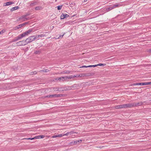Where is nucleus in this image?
Here are the masks:
<instances>
[{
    "instance_id": "obj_1",
    "label": "nucleus",
    "mask_w": 151,
    "mask_h": 151,
    "mask_svg": "<svg viewBox=\"0 0 151 151\" xmlns=\"http://www.w3.org/2000/svg\"><path fill=\"white\" fill-rule=\"evenodd\" d=\"M35 40V36H31L27 38L25 40L26 43L27 44L32 42V41Z\"/></svg>"
},
{
    "instance_id": "obj_2",
    "label": "nucleus",
    "mask_w": 151,
    "mask_h": 151,
    "mask_svg": "<svg viewBox=\"0 0 151 151\" xmlns=\"http://www.w3.org/2000/svg\"><path fill=\"white\" fill-rule=\"evenodd\" d=\"M16 44L18 46L25 45L27 44L25 40H23L18 42L16 43Z\"/></svg>"
},
{
    "instance_id": "obj_3",
    "label": "nucleus",
    "mask_w": 151,
    "mask_h": 151,
    "mask_svg": "<svg viewBox=\"0 0 151 151\" xmlns=\"http://www.w3.org/2000/svg\"><path fill=\"white\" fill-rule=\"evenodd\" d=\"M27 15L22 16L19 19V20L22 21H25L29 19L27 17Z\"/></svg>"
},
{
    "instance_id": "obj_4",
    "label": "nucleus",
    "mask_w": 151,
    "mask_h": 151,
    "mask_svg": "<svg viewBox=\"0 0 151 151\" xmlns=\"http://www.w3.org/2000/svg\"><path fill=\"white\" fill-rule=\"evenodd\" d=\"M132 104L133 107L142 105L143 104V103L142 102H138L134 103Z\"/></svg>"
},
{
    "instance_id": "obj_5",
    "label": "nucleus",
    "mask_w": 151,
    "mask_h": 151,
    "mask_svg": "<svg viewBox=\"0 0 151 151\" xmlns=\"http://www.w3.org/2000/svg\"><path fill=\"white\" fill-rule=\"evenodd\" d=\"M123 108H129L133 107L132 104H122Z\"/></svg>"
},
{
    "instance_id": "obj_6",
    "label": "nucleus",
    "mask_w": 151,
    "mask_h": 151,
    "mask_svg": "<svg viewBox=\"0 0 151 151\" xmlns=\"http://www.w3.org/2000/svg\"><path fill=\"white\" fill-rule=\"evenodd\" d=\"M61 95L60 94H52V95H50L48 96H45L46 97H49V98H50V97H60V95Z\"/></svg>"
},
{
    "instance_id": "obj_7",
    "label": "nucleus",
    "mask_w": 151,
    "mask_h": 151,
    "mask_svg": "<svg viewBox=\"0 0 151 151\" xmlns=\"http://www.w3.org/2000/svg\"><path fill=\"white\" fill-rule=\"evenodd\" d=\"M28 22H25L24 23L21 24L15 27V29L16 30L17 29L20 28H21L22 27H23V26L26 25V24H28Z\"/></svg>"
},
{
    "instance_id": "obj_8",
    "label": "nucleus",
    "mask_w": 151,
    "mask_h": 151,
    "mask_svg": "<svg viewBox=\"0 0 151 151\" xmlns=\"http://www.w3.org/2000/svg\"><path fill=\"white\" fill-rule=\"evenodd\" d=\"M45 36V35L44 34H42L39 35H36L35 36V40L37 39L38 38H42Z\"/></svg>"
},
{
    "instance_id": "obj_9",
    "label": "nucleus",
    "mask_w": 151,
    "mask_h": 151,
    "mask_svg": "<svg viewBox=\"0 0 151 151\" xmlns=\"http://www.w3.org/2000/svg\"><path fill=\"white\" fill-rule=\"evenodd\" d=\"M69 16V15L66 14H62L60 16L61 19H63Z\"/></svg>"
},
{
    "instance_id": "obj_10",
    "label": "nucleus",
    "mask_w": 151,
    "mask_h": 151,
    "mask_svg": "<svg viewBox=\"0 0 151 151\" xmlns=\"http://www.w3.org/2000/svg\"><path fill=\"white\" fill-rule=\"evenodd\" d=\"M133 85H134V86H136V85L144 86V85H145V82L138 83H134L133 84Z\"/></svg>"
},
{
    "instance_id": "obj_11",
    "label": "nucleus",
    "mask_w": 151,
    "mask_h": 151,
    "mask_svg": "<svg viewBox=\"0 0 151 151\" xmlns=\"http://www.w3.org/2000/svg\"><path fill=\"white\" fill-rule=\"evenodd\" d=\"M13 4H14V3L12 1L7 2L6 3H5L4 5V6H9Z\"/></svg>"
},
{
    "instance_id": "obj_12",
    "label": "nucleus",
    "mask_w": 151,
    "mask_h": 151,
    "mask_svg": "<svg viewBox=\"0 0 151 151\" xmlns=\"http://www.w3.org/2000/svg\"><path fill=\"white\" fill-rule=\"evenodd\" d=\"M118 6H119V5L118 4H116V5H115L112 6H111L109 8L108 11L111 10L116 7H118Z\"/></svg>"
},
{
    "instance_id": "obj_13",
    "label": "nucleus",
    "mask_w": 151,
    "mask_h": 151,
    "mask_svg": "<svg viewBox=\"0 0 151 151\" xmlns=\"http://www.w3.org/2000/svg\"><path fill=\"white\" fill-rule=\"evenodd\" d=\"M32 29H29L27 31L25 32H24L25 34L26 35V36L28 35H29L30 33L32 31Z\"/></svg>"
},
{
    "instance_id": "obj_14",
    "label": "nucleus",
    "mask_w": 151,
    "mask_h": 151,
    "mask_svg": "<svg viewBox=\"0 0 151 151\" xmlns=\"http://www.w3.org/2000/svg\"><path fill=\"white\" fill-rule=\"evenodd\" d=\"M115 108L116 109H120L123 108L122 105H120L115 106Z\"/></svg>"
},
{
    "instance_id": "obj_15",
    "label": "nucleus",
    "mask_w": 151,
    "mask_h": 151,
    "mask_svg": "<svg viewBox=\"0 0 151 151\" xmlns=\"http://www.w3.org/2000/svg\"><path fill=\"white\" fill-rule=\"evenodd\" d=\"M19 8V7L18 6H15L14 7H12L11 9V11L12 12L14 10H16L17 9H18Z\"/></svg>"
},
{
    "instance_id": "obj_16",
    "label": "nucleus",
    "mask_w": 151,
    "mask_h": 151,
    "mask_svg": "<svg viewBox=\"0 0 151 151\" xmlns=\"http://www.w3.org/2000/svg\"><path fill=\"white\" fill-rule=\"evenodd\" d=\"M45 136L44 135H40L38 136L35 137V139H41L43 138Z\"/></svg>"
},
{
    "instance_id": "obj_17",
    "label": "nucleus",
    "mask_w": 151,
    "mask_h": 151,
    "mask_svg": "<svg viewBox=\"0 0 151 151\" xmlns=\"http://www.w3.org/2000/svg\"><path fill=\"white\" fill-rule=\"evenodd\" d=\"M42 7L41 6H38L36 7L35 8V9L36 10H40L42 9Z\"/></svg>"
},
{
    "instance_id": "obj_18",
    "label": "nucleus",
    "mask_w": 151,
    "mask_h": 151,
    "mask_svg": "<svg viewBox=\"0 0 151 151\" xmlns=\"http://www.w3.org/2000/svg\"><path fill=\"white\" fill-rule=\"evenodd\" d=\"M37 3L36 2H33L30 3V5L31 6H33L36 5Z\"/></svg>"
},
{
    "instance_id": "obj_19",
    "label": "nucleus",
    "mask_w": 151,
    "mask_h": 151,
    "mask_svg": "<svg viewBox=\"0 0 151 151\" xmlns=\"http://www.w3.org/2000/svg\"><path fill=\"white\" fill-rule=\"evenodd\" d=\"M49 70L47 69H44L43 70H41L40 71H39L40 72H49Z\"/></svg>"
},
{
    "instance_id": "obj_20",
    "label": "nucleus",
    "mask_w": 151,
    "mask_h": 151,
    "mask_svg": "<svg viewBox=\"0 0 151 151\" xmlns=\"http://www.w3.org/2000/svg\"><path fill=\"white\" fill-rule=\"evenodd\" d=\"M76 77V76L73 77L72 76H67V79H71L73 78H74L75 77Z\"/></svg>"
},
{
    "instance_id": "obj_21",
    "label": "nucleus",
    "mask_w": 151,
    "mask_h": 151,
    "mask_svg": "<svg viewBox=\"0 0 151 151\" xmlns=\"http://www.w3.org/2000/svg\"><path fill=\"white\" fill-rule=\"evenodd\" d=\"M72 134V133L71 132H68L65 134H63V136H68L69 134Z\"/></svg>"
},
{
    "instance_id": "obj_22",
    "label": "nucleus",
    "mask_w": 151,
    "mask_h": 151,
    "mask_svg": "<svg viewBox=\"0 0 151 151\" xmlns=\"http://www.w3.org/2000/svg\"><path fill=\"white\" fill-rule=\"evenodd\" d=\"M41 52V51L40 50L35 51L34 53L35 54H40Z\"/></svg>"
},
{
    "instance_id": "obj_23",
    "label": "nucleus",
    "mask_w": 151,
    "mask_h": 151,
    "mask_svg": "<svg viewBox=\"0 0 151 151\" xmlns=\"http://www.w3.org/2000/svg\"><path fill=\"white\" fill-rule=\"evenodd\" d=\"M67 76H65L64 77H61V78L62 79V81H64L65 80H67Z\"/></svg>"
},
{
    "instance_id": "obj_24",
    "label": "nucleus",
    "mask_w": 151,
    "mask_h": 151,
    "mask_svg": "<svg viewBox=\"0 0 151 151\" xmlns=\"http://www.w3.org/2000/svg\"><path fill=\"white\" fill-rule=\"evenodd\" d=\"M62 6H63L62 5H60V6H58L57 7L58 9V10L61 9Z\"/></svg>"
},
{
    "instance_id": "obj_25",
    "label": "nucleus",
    "mask_w": 151,
    "mask_h": 151,
    "mask_svg": "<svg viewBox=\"0 0 151 151\" xmlns=\"http://www.w3.org/2000/svg\"><path fill=\"white\" fill-rule=\"evenodd\" d=\"M21 35V37L22 38L25 37L26 35L25 34L24 32L23 33L20 34Z\"/></svg>"
},
{
    "instance_id": "obj_26",
    "label": "nucleus",
    "mask_w": 151,
    "mask_h": 151,
    "mask_svg": "<svg viewBox=\"0 0 151 151\" xmlns=\"http://www.w3.org/2000/svg\"><path fill=\"white\" fill-rule=\"evenodd\" d=\"M18 40H19L18 39L17 37L15 38L13 40V41L14 42H16V41H18Z\"/></svg>"
},
{
    "instance_id": "obj_27",
    "label": "nucleus",
    "mask_w": 151,
    "mask_h": 151,
    "mask_svg": "<svg viewBox=\"0 0 151 151\" xmlns=\"http://www.w3.org/2000/svg\"><path fill=\"white\" fill-rule=\"evenodd\" d=\"M17 37L18 39L19 40H20L22 38L20 35L18 36Z\"/></svg>"
},
{
    "instance_id": "obj_28",
    "label": "nucleus",
    "mask_w": 151,
    "mask_h": 151,
    "mask_svg": "<svg viewBox=\"0 0 151 151\" xmlns=\"http://www.w3.org/2000/svg\"><path fill=\"white\" fill-rule=\"evenodd\" d=\"M58 137H60L63 136V134H61L58 135Z\"/></svg>"
},
{
    "instance_id": "obj_29",
    "label": "nucleus",
    "mask_w": 151,
    "mask_h": 151,
    "mask_svg": "<svg viewBox=\"0 0 151 151\" xmlns=\"http://www.w3.org/2000/svg\"><path fill=\"white\" fill-rule=\"evenodd\" d=\"M35 139V137H33V138H25V139H23L33 140V139Z\"/></svg>"
},
{
    "instance_id": "obj_30",
    "label": "nucleus",
    "mask_w": 151,
    "mask_h": 151,
    "mask_svg": "<svg viewBox=\"0 0 151 151\" xmlns=\"http://www.w3.org/2000/svg\"><path fill=\"white\" fill-rule=\"evenodd\" d=\"M31 74L33 75V74H35L37 73V72L36 71L32 72L31 73Z\"/></svg>"
},
{
    "instance_id": "obj_31",
    "label": "nucleus",
    "mask_w": 151,
    "mask_h": 151,
    "mask_svg": "<svg viewBox=\"0 0 151 151\" xmlns=\"http://www.w3.org/2000/svg\"><path fill=\"white\" fill-rule=\"evenodd\" d=\"M63 74H69L70 73V72L68 71H64Z\"/></svg>"
},
{
    "instance_id": "obj_32",
    "label": "nucleus",
    "mask_w": 151,
    "mask_h": 151,
    "mask_svg": "<svg viewBox=\"0 0 151 151\" xmlns=\"http://www.w3.org/2000/svg\"><path fill=\"white\" fill-rule=\"evenodd\" d=\"M151 85V82H145V85Z\"/></svg>"
},
{
    "instance_id": "obj_33",
    "label": "nucleus",
    "mask_w": 151,
    "mask_h": 151,
    "mask_svg": "<svg viewBox=\"0 0 151 151\" xmlns=\"http://www.w3.org/2000/svg\"><path fill=\"white\" fill-rule=\"evenodd\" d=\"M105 64H98V65H98V66H104L105 65Z\"/></svg>"
},
{
    "instance_id": "obj_34",
    "label": "nucleus",
    "mask_w": 151,
    "mask_h": 151,
    "mask_svg": "<svg viewBox=\"0 0 151 151\" xmlns=\"http://www.w3.org/2000/svg\"><path fill=\"white\" fill-rule=\"evenodd\" d=\"M65 34V33H64L63 35H60V36H59V37H58V38H56V39H59V38H61V37H62L63 36H64V34Z\"/></svg>"
},
{
    "instance_id": "obj_35",
    "label": "nucleus",
    "mask_w": 151,
    "mask_h": 151,
    "mask_svg": "<svg viewBox=\"0 0 151 151\" xmlns=\"http://www.w3.org/2000/svg\"><path fill=\"white\" fill-rule=\"evenodd\" d=\"M58 135H55L53 136L52 137V138H56V137H58Z\"/></svg>"
},
{
    "instance_id": "obj_36",
    "label": "nucleus",
    "mask_w": 151,
    "mask_h": 151,
    "mask_svg": "<svg viewBox=\"0 0 151 151\" xmlns=\"http://www.w3.org/2000/svg\"><path fill=\"white\" fill-rule=\"evenodd\" d=\"M72 143H73L77 144L78 143V142L77 141H73L72 142Z\"/></svg>"
},
{
    "instance_id": "obj_37",
    "label": "nucleus",
    "mask_w": 151,
    "mask_h": 151,
    "mask_svg": "<svg viewBox=\"0 0 151 151\" xmlns=\"http://www.w3.org/2000/svg\"><path fill=\"white\" fill-rule=\"evenodd\" d=\"M81 68H87V66H85V65H83L81 67H80Z\"/></svg>"
},
{
    "instance_id": "obj_38",
    "label": "nucleus",
    "mask_w": 151,
    "mask_h": 151,
    "mask_svg": "<svg viewBox=\"0 0 151 151\" xmlns=\"http://www.w3.org/2000/svg\"><path fill=\"white\" fill-rule=\"evenodd\" d=\"M58 80H59V81H62V78H61V77H60V78H58Z\"/></svg>"
},
{
    "instance_id": "obj_39",
    "label": "nucleus",
    "mask_w": 151,
    "mask_h": 151,
    "mask_svg": "<svg viewBox=\"0 0 151 151\" xmlns=\"http://www.w3.org/2000/svg\"><path fill=\"white\" fill-rule=\"evenodd\" d=\"M82 140H77L78 143H80L81 142Z\"/></svg>"
},
{
    "instance_id": "obj_40",
    "label": "nucleus",
    "mask_w": 151,
    "mask_h": 151,
    "mask_svg": "<svg viewBox=\"0 0 151 151\" xmlns=\"http://www.w3.org/2000/svg\"><path fill=\"white\" fill-rule=\"evenodd\" d=\"M97 66H98V65H92V67H95Z\"/></svg>"
},
{
    "instance_id": "obj_41",
    "label": "nucleus",
    "mask_w": 151,
    "mask_h": 151,
    "mask_svg": "<svg viewBox=\"0 0 151 151\" xmlns=\"http://www.w3.org/2000/svg\"><path fill=\"white\" fill-rule=\"evenodd\" d=\"M92 67V65L87 66V68H88V67Z\"/></svg>"
},
{
    "instance_id": "obj_42",
    "label": "nucleus",
    "mask_w": 151,
    "mask_h": 151,
    "mask_svg": "<svg viewBox=\"0 0 151 151\" xmlns=\"http://www.w3.org/2000/svg\"><path fill=\"white\" fill-rule=\"evenodd\" d=\"M81 75H79L78 76V77H81V76H82V75L81 74Z\"/></svg>"
},
{
    "instance_id": "obj_43",
    "label": "nucleus",
    "mask_w": 151,
    "mask_h": 151,
    "mask_svg": "<svg viewBox=\"0 0 151 151\" xmlns=\"http://www.w3.org/2000/svg\"><path fill=\"white\" fill-rule=\"evenodd\" d=\"M58 78H55V80H57H57H58Z\"/></svg>"
},
{
    "instance_id": "obj_44",
    "label": "nucleus",
    "mask_w": 151,
    "mask_h": 151,
    "mask_svg": "<svg viewBox=\"0 0 151 151\" xmlns=\"http://www.w3.org/2000/svg\"><path fill=\"white\" fill-rule=\"evenodd\" d=\"M149 52H151V49H150V50H149Z\"/></svg>"
},
{
    "instance_id": "obj_45",
    "label": "nucleus",
    "mask_w": 151,
    "mask_h": 151,
    "mask_svg": "<svg viewBox=\"0 0 151 151\" xmlns=\"http://www.w3.org/2000/svg\"><path fill=\"white\" fill-rule=\"evenodd\" d=\"M87 0H84V1H87Z\"/></svg>"
},
{
    "instance_id": "obj_46",
    "label": "nucleus",
    "mask_w": 151,
    "mask_h": 151,
    "mask_svg": "<svg viewBox=\"0 0 151 151\" xmlns=\"http://www.w3.org/2000/svg\"><path fill=\"white\" fill-rule=\"evenodd\" d=\"M1 34V32H0V34Z\"/></svg>"
}]
</instances>
